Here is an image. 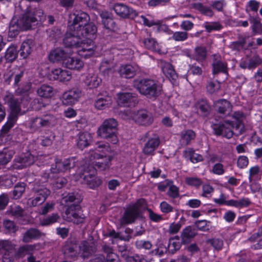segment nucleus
<instances>
[{
	"label": "nucleus",
	"instance_id": "obj_16",
	"mask_svg": "<svg viewBox=\"0 0 262 262\" xmlns=\"http://www.w3.org/2000/svg\"><path fill=\"white\" fill-rule=\"evenodd\" d=\"M132 117L133 120L142 125H148L153 121L151 113L146 110H140L134 112Z\"/></svg>",
	"mask_w": 262,
	"mask_h": 262
},
{
	"label": "nucleus",
	"instance_id": "obj_13",
	"mask_svg": "<svg viewBox=\"0 0 262 262\" xmlns=\"http://www.w3.org/2000/svg\"><path fill=\"white\" fill-rule=\"evenodd\" d=\"M81 39V37L76 31L68 28L63 39V43L67 48L77 49Z\"/></svg>",
	"mask_w": 262,
	"mask_h": 262
},
{
	"label": "nucleus",
	"instance_id": "obj_62",
	"mask_svg": "<svg viewBox=\"0 0 262 262\" xmlns=\"http://www.w3.org/2000/svg\"><path fill=\"white\" fill-rule=\"evenodd\" d=\"M3 224L6 230L10 233H15L18 230V227L15 225L14 222L11 220H4Z\"/></svg>",
	"mask_w": 262,
	"mask_h": 262
},
{
	"label": "nucleus",
	"instance_id": "obj_23",
	"mask_svg": "<svg viewBox=\"0 0 262 262\" xmlns=\"http://www.w3.org/2000/svg\"><path fill=\"white\" fill-rule=\"evenodd\" d=\"M138 70L139 67L137 65L124 64L120 66L118 73L122 78H132L136 75Z\"/></svg>",
	"mask_w": 262,
	"mask_h": 262
},
{
	"label": "nucleus",
	"instance_id": "obj_20",
	"mask_svg": "<svg viewBox=\"0 0 262 262\" xmlns=\"http://www.w3.org/2000/svg\"><path fill=\"white\" fill-rule=\"evenodd\" d=\"M24 75V71L22 69L15 68L10 70L7 74L5 75L6 82L9 83L10 82L14 80L13 85L14 86H19V83L21 81Z\"/></svg>",
	"mask_w": 262,
	"mask_h": 262
},
{
	"label": "nucleus",
	"instance_id": "obj_8",
	"mask_svg": "<svg viewBox=\"0 0 262 262\" xmlns=\"http://www.w3.org/2000/svg\"><path fill=\"white\" fill-rule=\"evenodd\" d=\"M63 217L65 220L76 224L83 223L85 217L80 206L75 204L71 205L68 207Z\"/></svg>",
	"mask_w": 262,
	"mask_h": 262
},
{
	"label": "nucleus",
	"instance_id": "obj_31",
	"mask_svg": "<svg viewBox=\"0 0 262 262\" xmlns=\"http://www.w3.org/2000/svg\"><path fill=\"white\" fill-rule=\"evenodd\" d=\"M215 107L217 112L222 115L229 114L231 111L230 103L226 99H221L214 103Z\"/></svg>",
	"mask_w": 262,
	"mask_h": 262
},
{
	"label": "nucleus",
	"instance_id": "obj_11",
	"mask_svg": "<svg viewBox=\"0 0 262 262\" xmlns=\"http://www.w3.org/2000/svg\"><path fill=\"white\" fill-rule=\"evenodd\" d=\"M23 15L29 23L31 28L36 24L37 21H41L45 19L43 10L39 8L30 10L27 7V11Z\"/></svg>",
	"mask_w": 262,
	"mask_h": 262
},
{
	"label": "nucleus",
	"instance_id": "obj_36",
	"mask_svg": "<svg viewBox=\"0 0 262 262\" xmlns=\"http://www.w3.org/2000/svg\"><path fill=\"white\" fill-rule=\"evenodd\" d=\"M63 64L69 69L76 70H80L84 65L83 61L80 59L69 56L63 62Z\"/></svg>",
	"mask_w": 262,
	"mask_h": 262
},
{
	"label": "nucleus",
	"instance_id": "obj_2",
	"mask_svg": "<svg viewBox=\"0 0 262 262\" xmlns=\"http://www.w3.org/2000/svg\"><path fill=\"white\" fill-rule=\"evenodd\" d=\"M134 86L141 94L150 99H155L160 95L162 86L156 81L150 79H136Z\"/></svg>",
	"mask_w": 262,
	"mask_h": 262
},
{
	"label": "nucleus",
	"instance_id": "obj_54",
	"mask_svg": "<svg viewBox=\"0 0 262 262\" xmlns=\"http://www.w3.org/2000/svg\"><path fill=\"white\" fill-rule=\"evenodd\" d=\"M142 42L144 47L149 50L155 51L158 47V43L156 39L150 36L145 38Z\"/></svg>",
	"mask_w": 262,
	"mask_h": 262
},
{
	"label": "nucleus",
	"instance_id": "obj_3",
	"mask_svg": "<svg viewBox=\"0 0 262 262\" xmlns=\"http://www.w3.org/2000/svg\"><path fill=\"white\" fill-rule=\"evenodd\" d=\"M233 118L236 120L235 123H233L232 121H225L214 125L213 130L215 134L217 136H222L228 139L232 138L233 135L232 129L234 128L237 129L240 127L244 118V114L240 111L235 112L233 115Z\"/></svg>",
	"mask_w": 262,
	"mask_h": 262
},
{
	"label": "nucleus",
	"instance_id": "obj_32",
	"mask_svg": "<svg viewBox=\"0 0 262 262\" xmlns=\"http://www.w3.org/2000/svg\"><path fill=\"white\" fill-rule=\"evenodd\" d=\"M179 142L182 146H185L189 145L191 141L195 137V133L191 129L181 132L180 134Z\"/></svg>",
	"mask_w": 262,
	"mask_h": 262
},
{
	"label": "nucleus",
	"instance_id": "obj_50",
	"mask_svg": "<svg viewBox=\"0 0 262 262\" xmlns=\"http://www.w3.org/2000/svg\"><path fill=\"white\" fill-rule=\"evenodd\" d=\"M18 118L15 117L8 116L7 122L3 125L1 129V134L3 136L8 133L9 130L14 126Z\"/></svg>",
	"mask_w": 262,
	"mask_h": 262
},
{
	"label": "nucleus",
	"instance_id": "obj_49",
	"mask_svg": "<svg viewBox=\"0 0 262 262\" xmlns=\"http://www.w3.org/2000/svg\"><path fill=\"white\" fill-rule=\"evenodd\" d=\"M62 200L67 204L74 202L73 204L78 205V204L81 202V199L78 193L71 192L66 195L63 194Z\"/></svg>",
	"mask_w": 262,
	"mask_h": 262
},
{
	"label": "nucleus",
	"instance_id": "obj_14",
	"mask_svg": "<svg viewBox=\"0 0 262 262\" xmlns=\"http://www.w3.org/2000/svg\"><path fill=\"white\" fill-rule=\"evenodd\" d=\"M113 9L117 15L124 18L133 19L138 14L135 10L122 3L115 4L114 5Z\"/></svg>",
	"mask_w": 262,
	"mask_h": 262
},
{
	"label": "nucleus",
	"instance_id": "obj_42",
	"mask_svg": "<svg viewBox=\"0 0 262 262\" xmlns=\"http://www.w3.org/2000/svg\"><path fill=\"white\" fill-rule=\"evenodd\" d=\"M37 93L41 97H51L53 95V88L49 85L42 84L37 89Z\"/></svg>",
	"mask_w": 262,
	"mask_h": 262
},
{
	"label": "nucleus",
	"instance_id": "obj_40",
	"mask_svg": "<svg viewBox=\"0 0 262 262\" xmlns=\"http://www.w3.org/2000/svg\"><path fill=\"white\" fill-rule=\"evenodd\" d=\"M34 194L37 196H43L45 198H48L50 194V190L46 187L44 185L36 182L33 188Z\"/></svg>",
	"mask_w": 262,
	"mask_h": 262
},
{
	"label": "nucleus",
	"instance_id": "obj_4",
	"mask_svg": "<svg viewBox=\"0 0 262 262\" xmlns=\"http://www.w3.org/2000/svg\"><path fill=\"white\" fill-rule=\"evenodd\" d=\"M117 126L118 122L115 119H105L98 129V136L108 140L113 144H116L118 141L116 135Z\"/></svg>",
	"mask_w": 262,
	"mask_h": 262
},
{
	"label": "nucleus",
	"instance_id": "obj_45",
	"mask_svg": "<svg viewBox=\"0 0 262 262\" xmlns=\"http://www.w3.org/2000/svg\"><path fill=\"white\" fill-rule=\"evenodd\" d=\"M192 6L204 15L212 17L214 15V12L210 7L205 6L201 3H194Z\"/></svg>",
	"mask_w": 262,
	"mask_h": 262
},
{
	"label": "nucleus",
	"instance_id": "obj_46",
	"mask_svg": "<svg viewBox=\"0 0 262 262\" xmlns=\"http://www.w3.org/2000/svg\"><path fill=\"white\" fill-rule=\"evenodd\" d=\"M103 252L106 254L105 258L106 262H118V255L113 252V250L112 247L104 245L102 247Z\"/></svg>",
	"mask_w": 262,
	"mask_h": 262
},
{
	"label": "nucleus",
	"instance_id": "obj_43",
	"mask_svg": "<svg viewBox=\"0 0 262 262\" xmlns=\"http://www.w3.org/2000/svg\"><path fill=\"white\" fill-rule=\"evenodd\" d=\"M76 245L75 244L71 242L67 241L63 246L62 252L66 256L72 257L76 254Z\"/></svg>",
	"mask_w": 262,
	"mask_h": 262
},
{
	"label": "nucleus",
	"instance_id": "obj_37",
	"mask_svg": "<svg viewBox=\"0 0 262 262\" xmlns=\"http://www.w3.org/2000/svg\"><path fill=\"white\" fill-rule=\"evenodd\" d=\"M92 141V136L91 134L88 132H82L79 134L77 140L78 147L83 149L88 146Z\"/></svg>",
	"mask_w": 262,
	"mask_h": 262
},
{
	"label": "nucleus",
	"instance_id": "obj_19",
	"mask_svg": "<svg viewBox=\"0 0 262 262\" xmlns=\"http://www.w3.org/2000/svg\"><path fill=\"white\" fill-rule=\"evenodd\" d=\"M82 29L77 31L81 38L93 39L96 38L97 32V27L92 23L89 22L84 26Z\"/></svg>",
	"mask_w": 262,
	"mask_h": 262
},
{
	"label": "nucleus",
	"instance_id": "obj_26",
	"mask_svg": "<svg viewBox=\"0 0 262 262\" xmlns=\"http://www.w3.org/2000/svg\"><path fill=\"white\" fill-rule=\"evenodd\" d=\"M42 235H44V234L38 229L31 228L23 234L22 242L24 243H30L33 240L40 238Z\"/></svg>",
	"mask_w": 262,
	"mask_h": 262
},
{
	"label": "nucleus",
	"instance_id": "obj_33",
	"mask_svg": "<svg viewBox=\"0 0 262 262\" xmlns=\"http://www.w3.org/2000/svg\"><path fill=\"white\" fill-rule=\"evenodd\" d=\"M112 99L107 95H99L95 102V106L98 110H104L110 106Z\"/></svg>",
	"mask_w": 262,
	"mask_h": 262
},
{
	"label": "nucleus",
	"instance_id": "obj_47",
	"mask_svg": "<svg viewBox=\"0 0 262 262\" xmlns=\"http://www.w3.org/2000/svg\"><path fill=\"white\" fill-rule=\"evenodd\" d=\"M213 74H216L219 72L225 73L227 70V64L220 59L215 58L212 63Z\"/></svg>",
	"mask_w": 262,
	"mask_h": 262
},
{
	"label": "nucleus",
	"instance_id": "obj_51",
	"mask_svg": "<svg viewBox=\"0 0 262 262\" xmlns=\"http://www.w3.org/2000/svg\"><path fill=\"white\" fill-rule=\"evenodd\" d=\"M186 157H188L192 163L203 161V156L196 154L192 148H188L184 151Z\"/></svg>",
	"mask_w": 262,
	"mask_h": 262
},
{
	"label": "nucleus",
	"instance_id": "obj_10",
	"mask_svg": "<svg viewBox=\"0 0 262 262\" xmlns=\"http://www.w3.org/2000/svg\"><path fill=\"white\" fill-rule=\"evenodd\" d=\"M90 17L88 14L83 12H78L69 15L68 28L72 30L78 31L82 29L89 21Z\"/></svg>",
	"mask_w": 262,
	"mask_h": 262
},
{
	"label": "nucleus",
	"instance_id": "obj_38",
	"mask_svg": "<svg viewBox=\"0 0 262 262\" xmlns=\"http://www.w3.org/2000/svg\"><path fill=\"white\" fill-rule=\"evenodd\" d=\"M33 41L31 39H27L24 41L20 48V55L24 58H27L32 51Z\"/></svg>",
	"mask_w": 262,
	"mask_h": 262
},
{
	"label": "nucleus",
	"instance_id": "obj_60",
	"mask_svg": "<svg viewBox=\"0 0 262 262\" xmlns=\"http://www.w3.org/2000/svg\"><path fill=\"white\" fill-rule=\"evenodd\" d=\"M63 162L60 160H56L55 165H53L50 169L52 173H59L65 171Z\"/></svg>",
	"mask_w": 262,
	"mask_h": 262
},
{
	"label": "nucleus",
	"instance_id": "obj_35",
	"mask_svg": "<svg viewBox=\"0 0 262 262\" xmlns=\"http://www.w3.org/2000/svg\"><path fill=\"white\" fill-rule=\"evenodd\" d=\"M101 82V78L94 73H89L84 80V83L90 89L97 88Z\"/></svg>",
	"mask_w": 262,
	"mask_h": 262
},
{
	"label": "nucleus",
	"instance_id": "obj_48",
	"mask_svg": "<svg viewBox=\"0 0 262 262\" xmlns=\"http://www.w3.org/2000/svg\"><path fill=\"white\" fill-rule=\"evenodd\" d=\"M207 56V51L205 47H198L195 48L192 58L198 61L204 60Z\"/></svg>",
	"mask_w": 262,
	"mask_h": 262
},
{
	"label": "nucleus",
	"instance_id": "obj_63",
	"mask_svg": "<svg viewBox=\"0 0 262 262\" xmlns=\"http://www.w3.org/2000/svg\"><path fill=\"white\" fill-rule=\"evenodd\" d=\"M104 27L111 31H115L117 29V26L112 17L104 20H102Z\"/></svg>",
	"mask_w": 262,
	"mask_h": 262
},
{
	"label": "nucleus",
	"instance_id": "obj_30",
	"mask_svg": "<svg viewBox=\"0 0 262 262\" xmlns=\"http://www.w3.org/2000/svg\"><path fill=\"white\" fill-rule=\"evenodd\" d=\"M53 78L60 81H69L72 77L71 73L68 70L56 69L52 71Z\"/></svg>",
	"mask_w": 262,
	"mask_h": 262
},
{
	"label": "nucleus",
	"instance_id": "obj_39",
	"mask_svg": "<svg viewBox=\"0 0 262 262\" xmlns=\"http://www.w3.org/2000/svg\"><path fill=\"white\" fill-rule=\"evenodd\" d=\"M25 211L20 206L13 204L11 205L7 209L6 213L8 215L13 216L14 218L23 217Z\"/></svg>",
	"mask_w": 262,
	"mask_h": 262
},
{
	"label": "nucleus",
	"instance_id": "obj_6",
	"mask_svg": "<svg viewBox=\"0 0 262 262\" xmlns=\"http://www.w3.org/2000/svg\"><path fill=\"white\" fill-rule=\"evenodd\" d=\"M146 206V202L145 199L138 200L134 205L125 211L123 216L121 219V224L125 225L133 223L139 215V208H145Z\"/></svg>",
	"mask_w": 262,
	"mask_h": 262
},
{
	"label": "nucleus",
	"instance_id": "obj_22",
	"mask_svg": "<svg viewBox=\"0 0 262 262\" xmlns=\"http://www.w3.org/2000/svg\"><path fill=\"white\" fill-rule=\"evenodd\" d=\"M31 87V84L27 83L21 87L18 86L15 90L16 94L20 96L21 103L24 107H27L28 106L31 100V97L29 96Z\"/></svg>",
	"mask_w": 262,
	"mask_h": 262
},
{
	"label": "nucleus",
	"instance_id": "obj_9",
	"mask_svg": "<svg viewBox=\"0 0 262 262\" xmlns=\"http://www.w3.org/2000/svg\"><path fill=\"white\" fill-rule=\"evenodd\" d=\"M31 29L29 23L23 15L19 18L14 17L11 20L8 31L9 37L13 38L16 36L20 31Z\"/></svg>",
	"mask_w": 262,
	"mask_h": 262
},
{
	"label": "nucleus",
	"instance_id": "obj_12",
	"mask_svg": "<svg viewBox=\"0 0 262 262\" xmlns=\"http://www.w3.org/2000/svg\"><path fill=\"white\" fill-rule=\"evenodd\" d=\"M78 45V53L85 58H89L92 56L96 50V46L93 39H83L81 38Z\"/></svg>",
	"mask_w": 262,
	"mask_h": 262
},
{
	"label": "nucleus",
	"instance_id": "obj_17",
	"mask_svg": "<svg viewBox=\"0 0 262 262\" xmlns=\"http://www.w3.org/2000/svg\"><path fill=\"white\" fill-rule=\"evenodd\" d=\"M34 161V157L31 154H23L14 159V167L16 169H23L32 164Z\"/></svg>",
	"mask_w": 262,
	"mask_h": 262
},
{
	"label": "nucleus",
	"instance_id": "obj_56",
	"mask_svg": "<svg viewBox=\"0 0 262 262\" xmlns=\"http://www.w3.org/2000/svg\"><path fill=\"white\" fill-rule=\"evenodd\" d=\"M59 219L60 217L57 213H53L42 220L40 222V225L43 226H49L58 222Z\"/></svg>",
	"mask_w": 262,
	"mask_h": 262
},
{
	"label": "nucleus",
	"instance_id": "obj_59",
	"mask_svg": "<svg viewBox=\"0 0 262 262\" xmlns=\"http://www.w3.org/2000/svg\"><path fill=\"white\" fill-rule=\"evenodd\" d=\"M203 26L208 32L213 30H220L222 28V25L219 22H205L203 24Z\"/></svg>",
	"mask_w": 262,
	"mask_h": 262
},
{
	"label": "nucleus",
	"instance_id": "obj_55",
	"mask_svg": "<svg viewBox=\"0 0 262 262\" xmlns=\"http://www.w3.org/2000/svg\"><path fill=\"white\" fill-rule=\"evenodd\" d=\"M17 56V52L16 48L14 46L9 47L6 51L5 56L6 60L9 62H12L16 58Z\"/></svg>",
	"mask_w": 262,
	"mask_h": 262
},
{
	"label": "nucleus",
	"instance_id": "obj_15",
	"mask_svg": "<svg viewBox=\"0 0 262 262\" xmlns=\"http://www.w3.org/2000/svg\"><path fill=\"white\" fill-rule=\"evenodd\" d=\"M81 91L78 88H73L64 92L62 97V101L66 105H71L76 103L81 96Z\"/></svg>",
	"mask_w": 262,
	"mask_h": 262
},
{
	"label": "nucleus",
	"instance_id": "obj_28",
	"mask_svg": "<svg viewBox=\"0 0 262 262\" xmlns=\"http://www.w3.org/2000/svg\"><path fill=\"white\" fill-rule=\"evenodd\" d=\"M160 144V140L158 137L155 136L154 137L149 139L145 143L143 149V152L145 155H153L154 151L158 147Z\"/></svg>",
	"mask_w": 262,
	"mask_h": 262
},
{
	"label": "nucleus",
	"instance_id": "obj_27",
	"mask_svg": "<svg viewBox=\"0 0 262 262\" xmlns=\"http://www.w3.org/2000/svg\"><path fill=\"white\" fill-rule=\"evenodd\" d=\"M196 235L197 231L195 228L191 226L186 227L181 232L182 243L188 244Z\"/></svg>",
	"mask_w": 262,
	"mask_h": 262
},
{
	"label": "nucleus",
	"instance_id": "obj_1",
	"mask_svg": "<svg viewBox=\"0 0 262 262\" xmlns=\"http://www.w3.org/2000/svg\"><path fill=\"white\" fill-rule=\"evenodd\" d=\"M114 156L108 143H97L94 149H91L85 156L86 162L93 170H103L108 168Z\"/></svg>",
	"mask_w": 262,
	"mask_h": 262
},
{
	"label": "nucleus",
	"instance_id": "obj_53",
	"mask_svg": "<svg viewBox=\"0 0 262 262\" xmlns=\"http://www.w3.org/2000/svg\"><path fill=\"white\" fill-rule=\"evenodd\" d=\"M14 152L12 150L0 151V165H6L13 157Z\"/></svg>",
	"mask_w": 262,
	"mask_h": 262
},
{
	"label": "nucleus",
	"instance_id": "obj_58",
	"mask_svg": "<svg viewBox=\"0 0 262 262\" xmlns=\"http://www.w3.org/2000/svg\"><path fill=\"white\" fill-rule=\"evenodd\" d=\"M220 88V83L217 80L210 81L206 86L207 92L211 94L217 92Z\"/></svg>",
	"mask_w": 262,
	"mask_h": 262
},
{
	"label": "nucleus",
	"instance_id": "obj_34",
	"mask_svg": "<svg viewBox=\"0 0 262 262\" xmlns=\"http://www.w3.org/2000/svg\"><path fill=\"white\" fill-rule=\"evenodd\" d=\"M79 249L83 258L89 256L96 250L95 245L93 243H89L85 241L81 242Z\"/></svg>",
	"mask_w": 262,
	"mask_h": 262
},
{
	"label": "nucleus",
	"instance_id": "obj_52",
	"mask_svg": "<svg viewBox=\"0 0 262 262\" xmlns=\"http://www.w3.org/2000/svg\"><path fill=\"white\" fill-rule=\"evenodd\" d=\"M26 185L25 183H18L14 187L13 191V198L14 199H19L26 189Z\"/></svg>",
	"mask_w": 262,
	"mask_h": 262
},
{
	"label": "nucleus",
	"instance_id": "obj_18",
	"mask_svg": "<svg viewBox=\"0 0 262 262\" xmlns=\"http://www.w3.org/2000/svg\"><path fill=\"white\" fill-rule=\"evenodd\" d=\"M118 102L123 106L132 107L138 103V100L135 94L122 93L118 95Z\"/></svg>",
	"mask_w": 262,
	"mask_h": 262
},
{
	"label": "nucleus",
	"instance_id": "obj_44",
	"mask_svg": "<svg viewBox=\"0 0 262 262\" xmlns=\"http://www.w3.org/2000/svg\"><path fill=\"white\" fill-rule=\"evenodd\" d=\"M36 248L35 245H25L20 247L16 255L19 257H24L26 255H29L32 254V252Z\"/></svg>",
	"mask_w": 262,
	"mask_h": 262
},
{
	"label": "nucleus",
	"instance_id": "obj_41",
	"mask_svg": "<svg viewBox=\"0 0 262 262\" xmlns=\"http://www.w3.org/2000/svg\"><path fill=\"white\" fill-rule=\"evenodd\" d=\"M229 206L235 207L237 208H242L249 207L251 204V201L248 198H243L239 200H230L228 203Z\"/></svg>",
	"mask_w": 262,
	"mask_h": 262
},
{
	"label": "nucleus",
	"instance_id": "obj_7",
	"mask_svg": "<svg viewBox=\"0 0 262 262\" xmlns=\"http://www.w3.org/2000/svg\"><path fill=\"white\" fill-rule=\"evenodd\" d=\"M3 100L5 103L8 105L10 110L9 116L18 118L19 115H22L25 113V111L23 112L21 111V107H25L21 103V98L19 100L16 98L12 93L7 92L3 97Z\"/></svg>",
	"mask_w": 262,
	"mask_h": 262
},
{
	"label": "nucleus",
	"instance_id": "obj_57",
	"mask_svg": "<svg viewBox=\"0 0 262 262\" xmlns=\"http://www.w3.org/2000/svg\"><path fill=\"white\" fill-rule=\"evenodd\" d=\"M188 38V33L186 31H176L172 33L171 39L176 41H184Z\"/></svg>",
	"mask_w": 262,
	"mask_h": 262
},
{
	"label": "nucleus",
	"instance_id": "obj_21",
	"mask_svg": "<svg viewBox=\"0 0 262 262\" xmlns=\"http://www.w3.org/2000/svg\"><path fill=\"white\" fill-rule=\"evenodd\" d=\"M71 53L67 49L57 48L50 53L49 59L53 62L60 61L63 62Z\"/></svg>",
	"mask_w": 262,
	"mask_h": 262
},
{
	"label": "nucleus",
	"instance_id": "obj_64",
	"mask_svg": "<svg viewBox=\"0 0 262 262\" xmlns=\"http://www.w3.org/2000/svg\"><path fill=\"white\" fill-rule=\"evenodd\" d=\"M185 182L188 185L195 187H199L203 184L202 180L196 177H187Z\"/></svg>",
	"mask_w": 262,
	"mask_h": 262
},
{
	"label": "nucleus",
	"instance_id": "obj_29",
	"mask_svg": "<svg viewBox=\"0 0 262 262\" xmlns=\"http://www.w3.org/2000/svg\"><path fill=\"white\" fill-rule=\"evenodd\" d=\"M95 172V171L93 170L92 173H89L88 171H85L83 173V180L91 188L98 187L101 183V180L96 178Z\"/></svg>",
	"mask_w": 262,
	"mask_h": 262
},
{
	"label": "nucleus",
	"instance_id": "obj_25",
	"mask_svg": "<svg viewBox=\"0 0 262 262\" xmlns=\"http://www.w3.org/2000/svg\"><path fill=\"white\" fill-rule=\"evenodd\" d=\"M159 66L167 78L170 80H176L178 75L173 66L170 63L164 60H161L159 62Z\"/></svg>",
	"mask_w": 262,
	"mask_h": 262
},
{
	"label": "nucleus",
	"instance_id": "obj_61",
	"mask_svg": "<svg viewBox=\"0 0 262 262\" xmlns=\"http://www.w3.org/2000/svg\"><path fill=\"white\" fill-rule=\"evenodd\" d=\"M207 243L210 244L216 250H220L222 249L224 242L223 241L219 238H213L208 239Z\"/></svg>",
	"mask_w": 262,
	"mask_h": 262
},
{
	"label": "nucleus",
	"instance_id": "obj_5",
	"mask_svg": "<svg viewBox=\"0 0 262 262\" xmlns=\"http://www.w3.org/2000/svg\"><path fill=\"white\" fill-rule=\"evenodd\" d=\"M56 117L50 113H46L39 117L32 118L30 121V128L33 131L40 130L42 128L55 126L57 123Z\"/></svg>",
	"mask_w": 262,
	"mask_h": 262
},
{
	"label": "nucleus",
	"instance_id": "obj_24",
	"mask_svg": "<svg viewBox=\"0 0 262 262\" xmlns=\"http://www.w3.org/2000/svg\"><path fill=\"white\" fill-rule=\"evenodd\" d=\"M262 63V59L258 55H255L251 58L243 59L239 62V67L244 69H253Z\"/></svg>",
	"mask_w": 262,
	"mask_h": 262
}]
</instances>
